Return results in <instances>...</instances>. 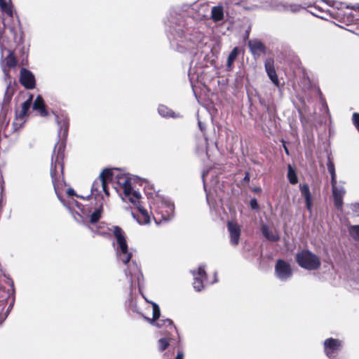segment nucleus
<instances>
[{"label": "nucleus", "instance_id": "8", "mask_svg": "<svg viewBox=\"0 0 359 359\" xmlns=\"http://www.w3.org/2000/svg\"><path fill=\"white\" fill-rule=\"evenodd\" d=\"M20 83L26 89H34L36 86V80L33 73L25 68H22L20 73Z\"/></svg>", "mask_w": 359, "mask_h": 359}, {"label": "nucleus", "instance_id": "48", "mask_svg": "<svg viewBox=\"0 0 359 359\" xmlns=\"http://www.w3.org/2000/svg\"><path fill=\"white\" fill-rule=\"evenodd\" d=\"M283 148H284V150H285V154H286L287 156H289V155H290L289 150H288V149H287V146H286L285 144H283Z\"/></svg>", "mask_w": 359, "mask_h": 359}, {"label": "nucleus", "instance_id": "29", "mask_svg": "<svg viewBox=\"0 0 359 359\" xmlns=\"http://www.w3.org/2000/svg\"><path fill=\"white\" fill-rule=\"evenodd\" d=\"M152 309H153V317L152 318H145V319L153 324L156 320H158L161 316V311L158 305L154 302H151Z\"/></svg>", "mask_w": 359, "mask_h": 359}, {"label": "nucleus", "instance_id": "45", "mask_svg": "<svg viewBox=\"0 0 359 359\" xmlns=\"http://www.w3.org/2000/svg\"><path fill=\"white\" fill-rule=\"evenodd\" d=\"M184 352L182 350H178L177 353V355L175 356V359H184Z\"/></svg>", "mask_w": 359, "mask_h": 359}, {"label": "nucleus", "instance_id": "9", "mask_svg": "<svg viewBox=\"0 0 359 359\" xmlns=\"http://www.w3.org/2000/svg\"><path fill=\"white\" fill-rule=\"evenodd\" d=\"M55 119L59 126V136L62 139L58 142H64L65 143L68 135L69 119L67 116L65 115H56Z\"/></svg>", "mask_w": 359, "mask_h": 359}, {"label": "nucleus", "instance_id": "22", "mask_svg": "<svg viewBox=\"0 0 359 359\" xmlns=\"http://www.w3.org/2000/svg\"><path fill=\"white\" fill-rule=\"evenodd\" d=\"M158 327H165L168 329V332L172 333L173 332L177 333V328L173 323V321L169 318L163 319L156 323Z\"/></svg>", "mask_w": 359, "mask_h": 359}, {"label": "nucleus", "instance_id": "32", "mask_svg": "<svg viewBox=\"0 0 359 359\" xmlns=\"http://www.w3.org/2000/svg\"><path fill=\"white\" fill-rule=\"evenodd\" d=\"M102 207H100L95 210V211L90 216V222L91 224L97 223L102 217Z\"/></svg>", "mask_w": 359, "mask_h": 359}, {"label": "nucleus", "instance_id": "24", "mask_svg": "<svg viewBox=\"0 0 359 359\" xmlns=\"http://www.w3.org/2000/svg\"><path fill=\"white\" fill-rule=\"evenodd\" d=\"M287 177L291 184H296L298 182V177L295 168L290 164L287 165Z\"/></svg>", "mask_w": 359, "mask_h": 359}, {"label": "nucleus", "instance_id": "19", "mask_svg": "<svg viewBox=\"0 0 359 359\" xmlns=\"http://www.w3.org/2000/svg\"><path fill=\"white\" fill-rule=\"evenodd\" d=\"M33 108L34 109L39 111L41 116H47L48 115V112L46 110V104L41 95H38L36 97L34 102Z\"/></svg>", "mask_w": 359, "mask_h": 359}, {"label": "nucleus", "instance_id": "41", "mask_svg": "<svg viewBox=\"0 0 359 359\" xmlns=\"http://www.w3.org/2000/svg\"><path fill=\"white\" fill-rule=\"evenodd\" d=\"M108 183L109 182L104 183V182H101V187L107 196H109Z\"/></svg>", "mask_w": 359, "mask_h": 359}, {"label": "nucleus", "instance_id": "47", "mask_svg": "<svg viewBox=\"0 0 359 359\" xmlns=\"http://www.w3.org/2000/svg\"><path fill=\"white\" fill-rule=\"evenodd\" d=\"M243 180H244V181H245V182H249V180H250V175H249V173H248V172H246V173H245V177H244V179H243Z\"/></svg>", "mask_w": 359, "mask_h": 359}, {"label": "nucleus", "instance_id": "13", "mask_svg": "<svg viewBox=\"0 0 359 359\" xmlns=\"http://www.w3.org/2000/svg\"><path fill=\"white\" fill-rule=\"evenodd\" d=\"M332 191L334 205L336 209L341 210L344 204L343 198L346 194V191L344 187H337V184H332Z\"/></svg>", "mask_w": 359, "mask_h": 359}, {"label": "nucleus", "instance_id": "10", "mask_svg": "<svg viewBox=\"0 0 359 359\" xmlns=\"http://www.w3.org/2000/svg\"><path fill=\"white\" fill-rule=\"evenodd\" d=\"M119 188L123 189V194L128 198L130 202L134 205L140 203L139 199L140 198V195L136 191L133 190L130 178L127 180L126 183L121 185Z\"/></svg>", "mask_w": 359, "mask_h": 359}, {"label": "nucleus", "instance_id": "30", "mask_svg": "<svg viewBox=\"0 0 359 359\" xmlns=\"http://www.w3.org/2000/svg\"><path fill=\"white\" fill-rule=\"evenodd\" d=\"M327 167L328 172H330V174L331 175V184H337L334 164L330 158H328V161L327 163Z\"/></svg>", "mask_w": 359, "mask_h": 359}, {"label": "nucleus", "instance_id": "1", "mask_svg": "<svg viewBox=\"0 0 359 359\" xmlns=\"http://www.w3.org/2000/svg\"><path fill=\"white\" fill-rule=\"evenodd\" d=\"M66 144L57 142L55 145L50 163V177L54 189L57 194L58 189L65 183L64 159Z\"/></svg>", "mask_w": 359, "mask_h": 359}, {"label": "nucleus", "instance_id": "42", "mask_svg": "<svg viewBox=\"0 0 359 359\" xmlns=\"http://www.w3.org/2000/svg\"><path fill=\"white\" fill-rule=\"evenodd\" d=\"M252 209L256 210L259 208V205L256 198H252L250 201Z\"/></svg>", "mask_w": 359, "mask_h": 359}, {"label": "nucleus", "instance_id": "46", "mask_svg": "<svg viewBox=\"0 0 359 359\" xmlns=\"http://www.w3.org/2000/svg\"><path fill=\"white\" fill-rule=\"evenodd\" d=\"M4 187L1 186V197H0V209L2 208V206L4 205Z\"/></svg>", "mask_w": 359, "mask_h": 359}, {"label": "nucleus", "instance_id": "21", "mask_svg": "<svg viewBox=\"0 0 359 359\" xmlns=\"http://www.w3.org/2000/svg\"><path fill=\"white\" fill-rule=\"evenodd\" d=\"M261 231L263 236L270 241L276 242L280 239L279 236L277 233H273L266 224L262 225Z\"/></svg>", "mask_w": 359, "mask_h": 359}, {"label": "nucleus", "instance_id": "34", "mask_svg": "<svg viewBox=\"0 0 359 359\" xmlns=\"http://www.w3.org/2000/svg\"><path fill=\"white\" fill-rule=\"evenodd\" d=\"M204 280L205 279L202 278L201 277L194 276V280L193 283V285H194V289L196 291L200 292L203 289V287H204L203 286V280Z\"/></svg>", "mask_w": 359, "mask_h": 359}, {"label": "nucleus", "instance_id": "36", "mask_svg": "<svg viewBox=\"0 0 359 359\" xmlns=\"http://www.w3.org/2000/svg\"><path fill=\"white\" fill-rule=\"evenodd\" d=\"M350 233L355 240L359 241V225L352 226L350 229Z\"/></svg>", "mask_w": 359, "mask_h": 359}, {"label": "nucleus", "instance_id": "7", "mask_svg": "<svg viewBox=\"0 0 359 359\" xmlns=\"http://www.w3.org/2000/svg\"><path fill=\"white\" fill-rule=\"evenodd\" d=\"M276 276L282 280H285L292 275V270L290 264L283 259H278L275 265Z\"/></svg>", "mask_w": 359, "mask_h": 359}, {"label": "nucleus", "instance_id": "26", "mask_svg": "<svg viewBox=\"0 0 359 359\" xmlns=\"http://www.w3.org/2000/svg\"><path fill=\"white\" fill-rule=\"evenodd\" d=\"M172 339L170 337H166L160 339L158 341V351L160 352L165 351L171 345Z\"/></svg>", "mask_w": 359, "mask_h": 359}, {"label": "nucleus", "instance_id": "28", "mask_svg": "<svg viewBox=\"0 0 359 359\" xmlns=\"http://www.w3.org/2000/svg\"><path fill=\"white\" fill-rule=\"evenodd\" d=\"M239 53H240V50H239L238 47H234L233 48V50L231 51V53H229V55L228 56L227 62H226V65H227L228 68H229V69L231 68L234 61L236 60L238 55H239Z\"/></svg>", "mask_w": 359, "mask_h": 359}, {"label": "nucleus", "instance_id": "18", "mask_svg": "<svg viewBox=\"0 0 359 359\" xmlns=\"http://www.w3.org/2000/svg\"><path fill=\"white\" fill-rule=\"evenodd\" d=\"M137 210L139 212L137 215V220L140 224H147L150 223L151 217L149 215L148 211L142 207L139 203H137Z\"/></svg>", "mask_w": 359, "mask_h": 359}, {"label": "nucleus", "instance_id": "49", "mask_svg": "<svg viewBox=\"0 0 359 359\" xmlns=\"http://www.w3.org/2000/svg\"><path fill=\"white\" fill-rule=\"evenodd\" d=\"M13 126H14V128H15V130H16V129H17V125H18V123H16V121H15L13 122Z\"/></svg>", "mask_w": 359, "mask_h": 359}, {"label": "nucleus", "instance_id": "23", "mask_svg": "<svg viewBox=\"0 0 359 359\" xmlns=\"http://www.w3.org/2000/svg\"><path fill=\"white\" fill-rule=\"evenodd\" d=\"M211 18L215 22H218L224 18V12L222 6H213L211 11Z\"/></svg>", "mask_w": 359, "mask_h": 359}, {"label": "nucleus", "instance_id": "2", "mask_svg": "<svg viewBox=\"0 0 359 359\" xmlns=\"http://www.w3.org/2000/svg\"><path fill=\"white\" fill-rule=\"evenodd\" d=\"M295 261L300 267L309 271L317 270L321 265L320 258L309 250H302L297 252Z\"/></svg>", "mask_w": 359, "mask_h": 359}, {"label": "nucleus", "instance_id": "15", "mask_svg": "<svg viewBox=\"0 0 359 359\" xmlns=\"http://www.w3.org/2000/svg\"><path fill=\"white\" fill-rule=\"evenodd\" d=\"M251 53L254 56H259L260 54H265L266 48L265 45L259 39H255L250 40L248 43Z\"/></svg>", "mask_w": 359, "mask_h": 359}, {"label": "nucleus", "instance_id": "6", "mask_svg": "<svg viewBox=\"0 0 359 359\" xmlns=\"http://www.w3.org/2000/svg\"><path fill=\"white\" fill-rule=\"evenodd\" d=\"M342 342L338 339L328 338L323 343L325 354L330 358L333 359L337 353L341 350Z\"/></svg>", "mask_w": 359, "mask_h": 359}, {"label": "nucleus", "instance_id": "27", "mask_svg": "<svg viewBox=\"0 0 359 359\" xmlns=\"http://www.w3.org/2000/svg\"><path fill=\"white\" fill-rule=\"evenodd\" d=\"M158 112L163 117H175V112L164 104L158 106Z\"/></svg>", "mask_w": 359, "mask_h": 359}, {"label": "nucleus", "instance_id": "33", "mask_svg": "<svg viewBox=\"0 0 359 359\" xmlns=\"http://www.w3.org/2000/svg\"><path fill=\"white\" fill-rule=\"evenodd\" d=\"M0 8L1 11L6 13L9 17H13V10L11 5L8 4L5 0H0Z\"/></svg>", "mask_w": 359, "mask_h": 359}, {"label": "nucleus", "instance_id": "39", "mask_svg": "<svg viewBox=\"0 0 359 359\" xmlns=\"http://www.w3.org/2000/svg\"><path fill=\"white\" fill-rule=\"evenodd\" d=\"M100 187H101V181L98 178V179L95 180L94 181V182L93 183V185L91 187L92 192L98 191Z\"/></svg>", "mask_w": 359, "mask_h": 359}, {"label": "nucleus", "instance_id": "3", "mask_svg": "<svg viewBox=\"0 0 359 359\" xmlns=\"http://www.w3.org/2000/svg\"><path fill=\"white\" fill-rule=\"evenodd\" d=\"M111 232L118 244V249L120 251V259L123 264H127L130 261L133 255L132 252L128 251L126 233L118 226H112Z\"/></svg>", "mask_w": 359, "mask_h": 359}, {"label": "nucleus", "instance_id": "44", "mask_svg": "<svg viewBox=\"0 0 359 359\" xmlns=\"http://www.w3.org/2000/svg\"><path fill=\"white\" fill-rule=\"evenodd\" d=\"M67 194L69 197H72V196H77V197H79V196L76 194L74 190L73 189H72V188H69L67 190Z\"/></svg>", "mask_w": 359, "mask_h": 359}, {"label": "nucleus", "instance_id": "12", "mask_svg": "<svg viewBox=\"0 0 359 359\" xmlns=\"http://www.w3.org/2000/svg\"><path fill=\"white\" fill-rule=\"evenodd\" d=\"M15 92V87L9 83L6 89L4 100L2 102V109L0 114V119H3L6 116V113L8 110L10 102Z\"/></svg>", "mask_w": 359, "mask_h": 359}, {"label": "nucleus", "instance_id": "16", "mask_svg": "<svg viewBox=\"0 0 359 359\" xmlns=\"http://www.w3.org/2000/svg\"><path fill=\"white\" fill-rule=\"evenodd\" d=\"M299 189L302 196L304 197L306 203V208L309 211H311L313 207V198L307 184H300Z\"/></svg>", "mask_w": 359, "mask_h": 359}, {"label": "nucleus", "instance_id": "5", "mask_svg": "<svg viewBox=\"0 0 359 359\" xmlns=\"http://www.w3.org/2000/svg\"><path fill=\"white\" fill-rule=\"evenodd\" d=\"M9 285L10 288L6 289L0 284V304H6L10 302L7 312H9L12 309L15 302V288L14 283L12 280Z\"/></svg>", "mask_w": 359, "mask_h": 359}, {"label": "nucleus", "instance_id": "31", "mask_svg": "<svg viewBox=\"0 0 359 359\" xmlns=\"http://www.w3.org/2000/svg\"><path fill=\"white\" fill-rule=\"evenodd\" d=\"M6 65L8 68L15 67L17 65L18 61L15 54L10 51L8 55L5 58Z\"/></svg>", "mask_w": 359, "mask_h": 359}, {"label": "nucleus", "instance_id": "17", "mask_svg": "<svg viewBox=\"0 0 359 359\" xmlns=\"http://www.w3.org/2000/svg\"><path fill=\"white\" fill-rule=\"evenodd\" d=\"M33 100V95H30L29 98L22 103V109L20 111L15 113V121L20 119V121H23L25 117L27 115L28 111L31 107L32 102Z\"/></svg>", "mask_w": 359, "mask_h": 359}, {"label": "nucleus", "instance_id": "25", "mask_svg": "<svg viewBox=\"0 0 359 359\" xmlns=\"http://www.w3.org/2000/svg\"><path fill=\"white\" fill-rule=\"evenodd\" d=\"M113 175L111 169L105 168L101 172L98 178L101 182H104V183L110 182L113 180Z\"/></svg>", "mask_w": 359, "mask_h": 359}, {"label": "nucleus", "instance_id": "11", "mask_svg": "<svg viewBox=\"0 0 359 359\" xmlns=\"http://www.w3.org/2000/svg\"><path fill=\"white\" fill-rule=\"evenodd\" d=\"M227 229L229 232L230 242L233 246L239 243L241 234V226L237 222L229 221L227 222Z\"/></svg>", "mask_w": 359, "mask_h": 359}, {"label": "nucleus", "instance_id": "14", "mask_svg": "<svg viewBox=\"0 0 359 359\" xmlns=\"http://www.w3.org/2000/svg\"><path fill=\"white\" fill-rule=\"evenodd\" d=\"M264 68L269 78L272 81V83L275 86H279V80L275 69L274 59L273 57H268L266 59L264 62Z\"/></svg>", "mask_w": 359, "mask_h": 359}, {"label": "nucleus", "instance_id": "43", "mask_svg": "<svg viewBox=\"0 0 359 359\" xmlns=\"http://www.w3.org/2000/svg\"><path fill=\"white\" fill-rule=\"evenodd\" d=\"M174 351L171 352L170 350L165 351L163 355V359H171Z\"/></svg>", "mask_w": 359, "mask_h": 359}, {"label": "nucleus", "instance_id": "35", "mask_svg": "<svg viewBox=\"0 0 359 359\" xmlns=\"http://www.w3.org/2000/svg\"><path fill=\"white\" fill-rule=\"evenodd\" d=\"M116 180V182L118 185L120 187L124 183H126L127 180L130 178L126 174H118L115 177Z\"/></svg>", "mask_w": 359, "mask_h": 359}, {"label": "nucleus", "instance_id": "4", "mask_svg": "<svg viewBox=\"0 0 359 359\" xmlns=\"http://www.w3.org/2000/svg\"><path fill=\"white\" fill-rule=\"evenodd\" d=\"M151 209L153 218L157 224L169 220L174 213L173 205L165 202H161L156 206L151 207Z\"/></svg>", "mask_w": 359, "mask_h": 359}, {"label": "nucleus", "instance_id": "37", "mask_svg": "<svg viewBox=\"0 0 359 359\" xmlns=\"http://www.w3.org/2000/svg\"><path fill=\"white\" fill-rule=\"evenodd\" d=\"M193 274L196 277H201L202 278L207 279L206 272L205 269L201 266L198 267L197 273L194 272Z\"/></svg>", "mask_w": 359, "mask_h": 359}, {"label": "nucleus", "instance_id": "38", "mask_svg": "<svg viewBox=\"0 0 359 359\" xmlns=\"http://www.w3.org/2000/svg\"><path fill=\"white\" fill-rule=\"evenodd\" d=\"M353 123L359 132V113L355 112L352 116Z\"/></svg>", "mask_w": 359, "mask_h": 359}, {"label": "nucleus", "instance_id": "40", "mask_svg": "<svg viewBox=\"0 0 359 359\" xmlns=\"http://www.w3.org/2000/svg\"><path fill=\"white\" fill-rule=\"evenodd\" d=\"M6 304H0V318H2L0 325L2 324V323L5 320L7 316V313H4L3 311L4 310V306ZM6 313H8L6 311Z\"/></svg>", "mask_w": 359, "mask_h": 359}, {"label": "nucleus", "instance_id": "20", "mask_svg": "<svg viewBox=\"0 0 359 359\" xmlns=\"http://www.w3.org/2000/svg\"><path fill=\"white\" fill-rule=\"evenodd\" d=\"M90 229L96 234L102 236L104 238H110L112 227L109 228L105 225L104 223L102 222L97 224L95 229L90 228Z\"/></svg>", "mask_w": 359, "mask_h": 359}]
</instances>
